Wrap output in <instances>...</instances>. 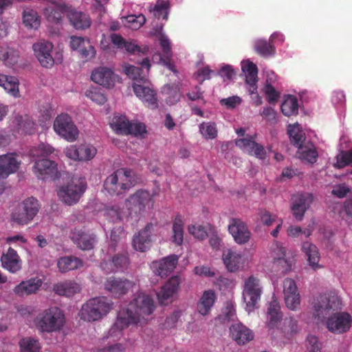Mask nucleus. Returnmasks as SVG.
Returning a JSON list of instances; mask_svg holds the SVG:
<instances>
[{
	"label": "nucleus",
	"mask_w": 352,
	"mask_h": 352,
	"mask_svg": "<svg viewBox=\"0 0 352 352\" xmlns=\"http://www.w3.org/2000/svg\"><path fill=\"white\" fill-rule=\"evenodd\" d=\"M123 49L131 54H146L148 51V47L144 46L142 48L135 44L133 41H125V44L123 45Z\"/></svg>",
	"instance_id": "052dcab7"
},
{
	"label": "nucleus",
	"mask_w": 352,
	"mask_h": 352,
	"mask_svg": "<svg viewBox=\"0 0 352 352\" xmlns=\"http://www.w3.org/2000/svg\"><path fill=\"white\" fill-rule=\"evenodd\" d=\"M302 250L307 257L309 265L314 270H318L322 267L319 264L320 253L317 246L309 241H305L302 245Z\"/></svg>",
	"instance_id": "f704fd0d"
},
{
	"label": "nucleus",
	"mask_w": 352,
	"mask_h": 352,
	"mask_svg": "<svg viewBox=\"0 0 352 352\" xmlns=\"http://www.w3.org/2000/svg\"><path fill=\"white\" fill-rule=\"evenodd\" d=\"M54 129L57 134L68 142L75 141L79 134L77 126L67 113H61L56 118L54 122Z\"/></svg>",
	"instance_id": "9d476101"
},
{
	"label": "nucleus",
	"mask_w": 352,
	"mask_h": 352,
	"mask_svg": "<svg viewBox=\"0 0 352 352\" xmlns=\"http://www.w3.org/2000/svg\"><path fill=\"white\" fill-rule=\"evenodd\" d=\"M42 285L41 279L32 278L21 281L13 289L15 294L19 296H28L36 293Z\"/></svg>",
	"instance_id": "473e14b6"
},
{
	"label": "nucleus",
	"mask_w": 352,
	"mask_h": 352,
	"mask_svg": "<svg viewBox=\"0 0 352 352\" xmlns=\"http://www.w3.org/2000/svg\"><path fill=\"white\" fill-rule=\"evenodd\" d=\"M111 128L121 135H129L131 122L124 116H114L111 123Z\"/></svg>",
	"instance_id": "37998d69"
},
{
	"label": "nucleus",
	"mask_w": 352,
	"mask_h": 352,
	"mask_svg": "<svg viewBox=\"0 0 352 352\" xmlns=\"http://www.w3.org/2000/svg\"><path fill=\"white\" fill-rule=\"evenodd\" d=\"M229 232L238 244H245L250 239L251 233L245 223L239 219H232L228 226Z\"/></svg>",
	"instance_id": "412c9836"
},
{
	"label": "nucleus",
	"mask_w": 352,
	"mask_h": 352,
	"mask_svg": "<svg viewBox=\"0 0 352 352\" xmlns=\"http://www.w3.org/2000/svg\"><path fill=\"white\" fill-rule=\"evenodd\" d=\"M33 171L38 178L42 179L48 177L56 179L59 177L57 164L46 158L36 160L33 166Z\"/></svg>",
	"instance_id": "4468645a"
},
{
	"label": "nucleus",
	"mask_w": 352,
	"mask_h": 352,
	"mask_svg": "<svg viewBox=\"0 0 352 352\" xmlns=\"http://www.w3.org/2000/svg\"><path fill=\"white\" fill-rule=\"evenodd\" d=\"M155 204L154 195L148 190L139 189L126 200V206L131 217L139 218L142 214L152 209Z\"/></svg>",
	"instance_id": "39448f33"
},
{
	"label": "nucleus",
	"mask_w": 352,
	"mask_h": 352,
	"mask_svg": "<svg viewBox=\"0 0 352 352\" xmlns=\"http://www.w3.org/2000/svg\"><path fill=\"white\" fill-rule=\"evenodd\" d=\"M283 293L287 308L293 311L297 310L300 307V297L296 282L292 278H287L284 280Z\"/></svg>",
	"instance_id": "f3484780"
},
{
	"label": "nucleus",
	"mask_w": 352,
	"mask_h": 352,
	"mask_svg": "<svg viewBox=\"0 0 352 352\" xmlns=\"http://www.w3.org/2000/svg\"><path fill=\"white\" fill-rule=\"evenodd\" d=\"M178 256L175 254L169 255L160 261H153L151 267L153 273L162 278L167 277L176 267Z\"/></svg>",
	"instance_id": "6ab92c4d"
},
{
	"label": "nucleus",
	"mask_w": 352,
	"mask_h": 352,
	"mask_svg": "<svg viewBox=\"0 0 352 352\" xmlns=\"http://www.w3.org/2000/svg\"><path fill=\"white\" fill-rule=\"evenodd\" d=\"M39 209L38 201L34 197H29L18 205L11 214V219L19 226L27 225L32 221Z\"/></svg>",
	"instance_id": "0eeeda50"
},
{
	"label": "nucleus",
	"mask_w": 352,
	"mask_h": 352,
	"mask_svg": "<svg viewBox=\"0 0 352 352\" xmlns=\"http://www.w3.org/2000/svg\"><path fill=\"white\" fill-rule=\"evenodd\" d=\"M68 6L65 3H56L52 2L44 9V14L48 21L58 23L64 13L69 12Z\"/></svg>",
	"instance_id": "e433bc0d"
},
{
	"label": "nucleus",
	"mask_w": 352,
	"mask_h": 352,
	"mask_svg": "<svg viewBox=\"0 0 352 352\" xmlns=\"http://www.w3.org/2000/svg\"><path fill=\"white\" fill-rule=\"evenodd\" d=\"M265 94L269 103L274 104L280 98V94L270 84H267L265 87Z\"/></svg>",
	"instance_id": "0e129e2a"
},
{
	"label": "nucleus",
	"mask_w": 352,
	"mask_h": 352,
	"mask_svg": "<svg viewBox=\"0 0 352 352\" xmlns=\"http://www.w3.org/2000/svg\"><path fill=\"white\" fill-rule=\"evenodd\" d=\"M242 70L246 74L245 82L250 86L249 93L252 95L257 92L258 68L256 65L249 62L247 65L242 66Z\"/></svg>",
	"instance_id": "c9c22d12"
},
{
	"label": "nucleus",
	"mask_w": 352,
	"mask_h": 352,
	"mask_svg": "<svg viewBox=\"0 0 352 352\" xmlns=\"http://www.w3.org/2000/svg\"><path fill=\"white\" fill-rule=\"evenodd\" d=\"M20 165L15 153H8L0 155V179H6L10 175L15 173Z\"/></svg>",
	"instance_id": "a878e982"
},
{
	"label": "nucleus",
	"mask_w": 352,
	"mask_h": 352,
	"mask_svg": "<svg viewBox=\"0 0 352 352\" xmlns=\"http://www.w3.org/2000/svg\"><path fill=\"white\" fill-rule=\"evenodd\" d=\"M111 262L113 265V267L111 268V271H123L128 267L129 264L128 254L123 252L115 254L112 257Z\"/></svg>",
	"instance_id": "3c124183"
},
{
	"label": "nucleus",
	"mask_w": 352,
	"mask_h": 352,
	"mask_svg": "<svg viewBox=\"0 0 352 352\" xmlns=\"http://www.w3.org/2000/svg\"><path fill=\"white\" fill-rule=\"evenodd\" d=\"M154 301L148 295L139 294L133 299L126 309H121L118 313L117 320L110 329V333L116 330L119 331L128 327L130 324H136L150 316L154 311Z\"/></svg>",
	"instance_id": "f257e3e1"
},
{
	"label": "nucleus",
	"mask_w": 352,
	"mask_h": 352,
	"mask_svg": "<svg viewBox=\"0 0 352 352\" xmlns=\"http://www.w3.org/2000/svg\"><path fill=\"white\" fill-rule=\"evenodd\" d=\"M87 188V184L83 180L74 181L59 188L57 195L65 204L72 206L80 200Z\"/></svg>",
	"instance_id": "6e6552de"
},
{
	"label": "nucleus",
	"mask_w": 352,
	"mask_h": 352,
	"mask_svg": "<svg viewBox=\"0 0 352 352\" xmlns=\"http://www.w3.org/2000/svg\"><path fill=\"white\" fill-rule=\"evenodd\" d=\"M270 41L259 39L254 43L256 52L263 57H268L275 54L276 50Z\"/></svg>",
	"instance_id": "a18cd8bd"
},
{
	"label": "nucleus",
	"mask_w": 352,
	"mask_h": 352,
	"mask_svg": "<svg viewBox=\"0 0 352 352\" xmlns=\"http://www.w3.org/2000/svg\"><path fill=\"white\" fill-rule=\"evenodd\" d=\"M267 314L269 320L267 322V327L270 329L276 328L282 320V314L280 307L276 300L272 301L268 307Z\"/></svg>",
	"instance_id": "ea45409f"
},
{
	"label": "nucleus",
	"mask_w": 352,
	"mask_h": 352,
	"mask_svg": "<svg viewBox=\"0 0 352 352\" xmlns=\"http://www.w3.org/2000/svg\"><path fill=\"white\" fill-rule=\"evenodd\" d=\"M188 232L198 239H204L207 236V232L204 226L201 225H191L188 226Z\"/></svg>",
	"instance_id": "338daca9"
},
{
	"label": "nucleus",
	"mask_w": 352,
	"mask_h": 352,
	"mask_svg": "<svg viewBox=\"0 0 352 352\" xmlns=\"http://www.w3.org/2000/svg\"><path fill=\"white\" fill-rule=\"evenodd\" d=\"M232 338L239 344L243 345L254 338L253 332L241 323L232 324L230 328Z\"/></svg>",
	"instance_id": "c756f323"
},
{
	"label": "nucleus",
	"mask_w": 352,
	"mask_h": 352,
	"mask_svg": "<svg viewBox=\"0 0 352 352\" xmlns=\"http://www.w3.org/2000/svg\"><path fill=\"white\" fill-rule=\"evenodd\" d=\"M173 242L177 245H182L184 241V222L179 215L173 221Z\"/></svg>",
	"instance_id": "de8ad7c7"
},
{
	"label": "nucleus",
	"mask_w": 352,
	"mask_h": 352,
	"mask_svg": "<svg viewBox=\"0 0 352 352\" xmlns=\"http://www.w3.org/2000/svg\"><path fill=\"white\" fill-rule=\"evenodd\" d=\"M288 134L292 144L298 147V149H302L305 137V133L299 129L298 125H289Z\"/></svg>",
	"instance_id": "49530a36"
},
{
	"label": "nucleus",
	"mask_w": 352,
	"mask_h": 352,
	"mask_svg": "<svg viewBox=\"0 0 352 352\" xmlns=\"http://www.w3.org/2000/svg\"><path fill=\"white\" fill-rule=\"evenodd\" d=\"M67 18L71 25L76 30H85L91 24L89 15L87 13L71 10L67 13Z\"/></svg>",
	"instance_id": "2f4dec72"
},
{
	"label": "nucleus",
	"mask_w": 352,
	"mask_h": 352,
	"mask_svg": "<svg viewBox=\"0 0 352 352\" xmlns=\"http://www.w3.org/2000/svg\"><path fill=\"white\" fill-rule=\"evenodd\" d=\"M96 153V148L89 144L71 145L65 151L68 158L76 161H89L95 157Z\"/></svg>",
	"instance_id": "dca6fc26"
},
{
	"label": "nucleus",
	"mask_w": 352,
	"mask_h": 352,
	"mask_svg": "<svg viewBox=\"0 0 352 352\" xmlns=\"http://www.w3.org/2000/svg\"><path fill=\"white\" fill-rule=\"evenodd\" d=\"M65 318L63 312L57 307L45 309L36 318V327L42 332L52 333L60 331L64 326Z\"/></svg>",
	"instance_id": "20e7f679"
},
{
	"label": "nucleus",
	"mask_w": 352,
	"mask_h": 352,
	"mask_svg": "<svg viewBox=\"0 0 352 352\" xmlns=\"http://www.w3.org/2000/svg\"><path fill=\"white\" fill-rule=\"evenodd\" d=\"M262 287L260 280L252 275L245 279L243 290V300L249 311H252L260 300Z\"/></svg>",
	"instance_id": "1a4fd4ad"
},
{
	"label": "nucleus",
	"mask_w": 352,
	"mask_h": 352,
	"mask_svg": "<svg viewBox=\"0 0 352 352\" xmlns=\"http://www.w3.org/2000/svg\"><path fill=\"white\" fill-rule=\"evenodd\" d=\"M0 86L14 98L20 97L19 81L16 77L0 74Z\"/></svg>",
	"instance_id": "58836bf2"
},
{
	"label": "nucleus",
	"mask_w": 352,
	"mask_h": 352,
	"mask_svg": "<svg viewBox=\"0 0 352 352\" xmlns=\"http://www.w3.org/2000/svg\"><path fill=\"white\" fill-rule=\"evenodd\" d=\"M57 266L60 272L65 273L82 266V261L73 256H63L58 260Z\"/></svg>",
	"instance_id": "79ce46f5"
},
{
	"label": "nucleus",
	"mask_w": 352,
	"mask_h": 352,
	"mask_svg": "<svg viewBox=\"0 0 352 352\" xmlns=\"http://www.w3.org/2000/svg\"><path fill=\"white\" fill-rule=\"evenodd\" d=\"M81 287L77 283L72 280L58 283L55 284L53 290L59 296L70 297L80 292Z\"/></svg>",
	"instance_id": "4c0bfd02"
},
{
	"label": "nucleus",
	"mask_w": 352,
	"mask_h": 352,
	"mask_svg": "<svg viewBox=\"0 0 352 352\" xmlns=\"http://www.w3.org/2000/svg\"><path fill=\"white\" fill-rule=\"evenodd\" d=\"M132 287L131 281L115 276L108 278L104 283L105 289L115 298L126 294Z\"/></svg>",
	"instance_id": "a211bd4d"
},
{
	"label": "nucleus",
	"mask_w": 352,
	"mask_h": 352,
	"mask_svg": "<svg viewBox=\"0 0 352 352\" xmlns=\"http://www.w3.org/2000/svg\"><path fill=\"white\" fill-rule=\"evenodd\" d=\"M352 164V151H342L336 157V166L338 168H344Z\"/></svg>",
	"instance_id": "4d7b16f0"
},
{
	"label": "nucleus",
	"mask_w": 352,
	"mask_h": 352,
	"mask_svg": "<svg viewBox=\"0 0 352 352\" xmlns=\"http://www.w3.org/2000/svg\"><path fill=\"white\" fill-rule=\"evenodd\" d=\"M111 309L112 303L106 297L93 298L82 305L81 318L89 322L96 321L105 316Z\"/></svg>",
	"instance_id": "423d86ee"
},
{
	"label": "nucleus",
	"mask_w": 352,
	"mask_h": 352,
	"mask_svg": "<svg viewBox=\"0 0 352 352\" xmlns=\"http://www.w3.org/2000/svg\"><path fill=\"white\" fill-rule=\"evenodd\" d=\"M169 8V1L157 0L156 4L153 8H150L149 10L153 13L155 17L158 19L162 17L163 19L167 20Z\"/></svg>",
	"instance_id": "09e8293b"
},
{
	"label": "nucleus",
	"mask_w": 352,
	"mask_h": 352,
	"mask_svg": "<svg viewBox=\"0 0 352 352\" xmlns=\"http://www.w3.org/2000/svg\"><path fill=\"white\" fill-rule=\"evenodd\" d=\"M298 107L297 98L294 96L289 95L284 98L281 104V111L285 116L289 117L298 113Z\"/></svg>",
	"instance_id": "c03bdc74"
},
{
	"label": "nucleus",
	"mask_w": 352,
	"mask_h": 352,
	"mask_svg": "<svg viewBox=\"0 0 352 352\" xmlns=\"http://www.w3.org/2000/svg\"><path fill=\"white\" fill-rule=\"evenodd\" d=\"M71 239L77 247L82 250H92L97 242L96 234L80 230L74 231L72 234Z\"/></svg>",
	"instance_id": "bb28decb"
},
{
	"label": "nucleus",
	"mask_w": 352,
	"mask_h": 352,
	"mask_svg": "<svg viewBox=\"0 0 352 352\" xmlns=\"http://www.w3.org/2000/svg\"><path fill=\"white\" fill-rule=\"evenodd\" d=\"M306 346L308 352H321L322 343L315 336L309 335L307 336Z\"/></svg>",
	"instance_id": "bf43d9fd"
},
{
	"label": "nucleus",
	"mask_w": 352,
	"mask_h": 352,
	"mask_svg": "<svg viewBox=\"0 0 352 352\" xmlns=\"http://www.w3.org/2000/svg\"><path fill=\"white\" fill-rule=\"evenodd\" d=\"M222 258L226 269L230 272L238 271L243 263L242 255L232 249L224 250Z\"/></svg>",
	"instance_id": "7c9ffc66"
},
{
	"label": "nucleus",
	"mask_w": 352,
	"mask_h": 352,
	"mask_svg": "<svg viewBox=\"0 0 352 352\" xmlns=\"http://www.w3.org/2000/svg\"><path fill=\"white\" fill-rule=\"evenodd\" d=\"M130 131L129 134L135 137H143L147 132L146 125L140 122H131Z\"/></svg>",
	"instance_id": "e2e57ef3"
},
{
	"label": "nucleus",
	"mask_w": 352,
	"mask_h": 352,
	"mask_svg": "<svg viewBox=\"0 0 352 352\" xmlns=\"http://www.w3.org/2000/svg\"><path fill=\"white\" fill-rule=\"evenodd\" d=\"M272 255L274 257V263L277 266L281 267V271L283 272H287L292 268V261L285 258L286 250L277 241H275L271 247Z\"/></svg>",
	"instance_id": "c85d7f7f"
},
{
	"label": "nucleus",
	"mask_w": 352,
	"mask_h": 352,
	"mask_svg": "<svg viewBox=\"0 0 352 352\" xmlns=\"http://www.w3.org/2000/svg\"><path fill=\"white\" fill-rule=\"evenodd\" d=\"M159 40L163 52V58H172L173 53L169 39L165 36H161Z\"/></svg>",
	"instance_id": "69168bd1"
},
{
	"label": "nucleus",
	"mask_w": 352,
	"mask_h": 352,
	"mask_svg": "<svg viewBox=\"0 0 352 352\" xmlns=\"http://www.w3.org/2000/svg\"><path fill=\"white\" fill-rule=\"evenodd\" d=\"M104 215L109 221L113 223L120 221L122 219L120 209L116 206L107 208Z\"/></svg>",
	"instance_id": "680f3d73"
},
{
	"label": "nucleus",
	"mask_w": 352,
	"mask_h": 352,
	"mask_svg": "<svg viewBox=\"0 0 352 352\" xmlns=\"http://www.w3.org/2000/svg\"><path fill=\"white\" fill-rule=\"evenodd\" d=\"M140 182V177L133 170L122 168L106 178L104 188L111 195H120Z\"/></svg>",
	"instance_id": "f03ea898"
},
{
	"label": "nucleus",
	"mask_w": 352,
	"mask_h": 352,
	"mask_svg": "<svg viewBox=\"0 0 352 352\" xmlns=\"http://www.w3.org/2000/svg\"><path fill=\"white\" fill-rule=\"evenodd\" d=\"M91 80L104 87L111 88L114 86L116 75L113 72L106 67H99L94 69L91 76Z\"/></svg>",
	"instance_id": "4be33fe9"
},
{
	"label": "nucleus",
	"mask_w": 352,
	"mask_h": 352,
	"mask_svg": "<svg viewBox=\"0 0 352 352\" xmlns=\"http://www.w3.org/2000/svg\"><path fill=\"white\" fill-rule=\"evenodd\" d=\"M235 144L236 146L248 153L250 155H254L257 158L264 159L266 156L264 147L256 143L252 136L236 140Z\"/></svg>",
	"instance_id": "5701e85b"
},
{
	"label": "nucleus",
	"mask_w": 352,
	"mask_h": 352,
	"mask_svg": "<svg viewBox=\"0 0 352 352\" xmlns=\"http://www.w3.org/2000/svg\"><path fill=\"white\" fill-rule=\"evenodd\" d=\"M336 312L327 318V329L334 334H342L349 331L352 324L351 316L344 311Z\"/></svg>",
	"instance_id": "9b49d317"
},
{
	"label": "nucleus",
	"mask_w": 352,
	"mask_h": 352,
	"mask_svg": "<svg viewBox=\"0 0 352 352\" xmlns=\"http://www.w3.org/2000/svg\"><path fill=\"white\" fill-rule=\"evenodd\" d=\"M23 23L30 28L37 29L40 25V19L36 11L24 10L23 14Z\"/></svg>",
	"instance_id": "603ef678"
},
{
	"label": "nucleus",
	"mask_w": 352,
	"mask_h": 352,
	"mask_svg": "<svg viewBox=\"0 0 352 352\" xmlns=\"http://www.w3.org/2000/svg\"><path fill=\"white\" fill-rule=\"evenodd\" d=\"M181 278L179 276H172L163 285L160 291L157 294L159 302L162 305H166V301L173 298L179 289Z\"/></svg>",
	"instance_id": "393cba45"
},
{
	"label": "nucleus",
	"mask_w": 352,
	"mask_h": 352,
	"mask_svg": "<svg viewBox=\"0 0 352 352\" xmlns=\"http://www.w3.org/2000/svg\"><path fill=\"white\" fill-rule=\"evenodd\" d=\"M18 122L19 128L25 133H30L34 126V123L28 116L20 117Z\"/></svg>",
	"instance_id": "774afa93"
},
{
	"label": "nucleus",
	"mask_w": 352,
	"mask_h": 352,
	"mask_svg": "<svg viewBox=\"0 0 352 352\" xmlns=\"http://www.w3.org/2000/svg\"><path fill=\"white\" fill-rule=\"evenodd\" d=\"M54 148L50 144L41 143L30 150V155L33 157H45L54 152Z\"/></svg>",
	"instance_id": "5fc2aeb1"
},
{
	"label": "nucleus",
	"mask_w": 352,
	"mask_h": 352,
	"mask_svg": "<svg viewBox=\"0 0 352 352\" xmlns=\"http://www.w3.org/2000/svg\"><path fill=\"white\" fill-rule=\"evenodd\" d=\"M19 346L21 352H39L41 348L38 341L31 338L21 340Z\"/></svg>",
	"instance_id": "864d4df0"
},
{
	"label": "nucleus",
	"mask_w": 352,
	"mask_h": 352,
	"mask_svg": "<svg viewBox=\"0 0 352 352\" xmlns=\"http://www.w3.org/2000/svg\"><path fill=\"white\" fill-rule=\"evenodd\" d=\"M162 94L166 95V101L170 105L177 103L181 96L179 89L176 85H166L163 87Z\"/></svg>",
	"instance_id": "8fccbe9b"
},
{
	"label": "nucleus",
	"mask_w": 352,
	"mask_h": 352,
	"mask_svg": "<svg viewBox=\"0 0 352 352\" xmlns=\"http://www.w3.org/2000/svg\"><path fill=\"white\" fill-rule=\"evenodd\" d=\"M150 81L148 83L133 82L132 87L135 95L142 100L145 106L155 109L158 108V100L157 92L150 87Z\"/></svg>",
	"instance_id": "f8f14e48"
},
{
	"label": "nucleus",
	"mask_w": 352,
	"mask_h": 352,
	"mask_svg": "<svg viewBox=\"0 0 352 352\" xmlns=\"http://www.w3.org/2000/svg\"><path fill=\"white\" fill-rule=\"evenodd\" d=\"M216 300L217 295L214 291L212 289L204 291L197 303V310L199 314L202 316L208 315L211 311Z\"/></svg>",
	"instance_id": "72a5a7b5"
},
{
	"label": "nucleus",
	"mask_w": 352,
	"mask_h": 352,
	"mask_svg": "<svg viewBox=\"0 0 352 352\" xmlns=\"http://www.w3.org/2000/svg\"><path fill=\"white\" fill-rule=\"evenodd\" d=\"M313 202V196L310 193H297L292 197L291 210L298 221L303 219L305 212Z\"/></svg>",
	"instance_id": "2eb2a0df"
},
{
	"label": "nucleus",
	"mask_w": 352,
	"mask_h": 352,
	"mask_svg": "<svg viewBox=\"0 0 352 352\" xmlns=\"http://www.w3.org/2000/svg\"><path fill=\"white\" fill-rule=\"evenodd\" d=\"M2 267L11 273L19 272L21 266V260L16 251L12 248H9L6 254H3L1 257Z\"/></svg>",
	"instance_id": "cd10ccee"
},
{
	"label": "nucleus",
	"mask_w": 352,
	"mask_h": 352,
	"mask_svg": "<svg viewBox=\"0 0 352 352\" xmlns=\"http://www.w3.org/2000/svg\"><path fill=\"white\" fill-rule=\"evenodd\" d=\"M19 56V51L13 47L6 45L0 48V60H2L6 66L11 67L16 65Z\"/></svg>",
	"instance_id": "a19ab883"
},
{
	"label": "nucleus",
	"mask_w": 352,
	"mask_h": 352,
	"mask_svg": "<svg viewBox=\"0 0 352 352\" xmlns=\"http://www.w3.org/2000/svg\"><path fill=\"white\" fill-rule=\"evenodd\" d=\"M298 157L301 160L306 161L309 163H314L318 157V153L316 150L311 148L299 149L298 151Z\"/></svg>",
	"instance_id": "13d9d810"
},
{
	"label": "nucleus",
	"mask_w": 352,
	"mask_h": 352,
	"mask_svg": "<svg viewBox=\"0 0 352 352\" xmlns=\"http://www.w3.org/2000/svg\"><path fill=\"white\" fill-rule=\"evenodd\" d=\"M199 131L207 139H214L217 135V130L214 123L203 122L199 125Z\"/></svg>",
	"instance_id": "6e6d98bb"
},
{
	"label": "nucleus",
	"mask_w": 352,
	"mask_h": 352,
	"mask_svg": "<svg viewBox=\"0 0 352 352\" xmlns=\"http://www.w3.org/2000/svg\"><path fill=\"white\" fill-rule=\"evenodd\" d=\"M154 225L148 223L138 234H135L133 239V248L140 252H146L149 249L151 243V232Z\"/></svg>",
	"instance_id": "b1692460"
},
{
	"label": "nucleus",
	"mask_w": 352,
	"mask_h": 352,
	"mask_svg": "<svg viewBox=\"0 0 352 352\" xmlns=\"http://www.w3.org/2000/svg\"><path fill=\"white\" fill-rule=\"evenodd\" d=\"M53 47L51 42L45 40L39 41L32 45L34 55L43 67L50 68L54 65Z\"/></svg>",
	"instance_id": "ddd939ff"
},
{
	"label": "nucleus",
	"mask_w": 352,
	"mask_h": 352,
	"mask_svg": "<svg viewBox=\"0 0 352 352\" xmlns=\"http://www.w3.org/2000/svg\"><path fill=\"white\" fill-rule=\"evenodd\" d=\"M142 67L146 69V72H144L142 68L135 67L131 65H125L123 67L125 74L129 78L133 80V82L138 83H148V78L146 74L148 73L151 64L148 58H145L140 63Z\"/></svg>",
	"instance_id": "aec40b11"
},
{
	"label": "nucleus",
	"mask_w": 352,
	"mask_h": 352,
	"mask_svg": "<svg viewBox=\"0 0 352 352\" xmlns=\"http://www.w3.org/2000/svg\"><path fill=\"white\" fill-rule=\"evenodd\" d=\"M311 314L314 319L323 321L327 316L342 309L341 298L333 292L320 294L311 302Z\"/></svg>",
	"instance_id": "7ed1b4c3"
}]
</instances>
